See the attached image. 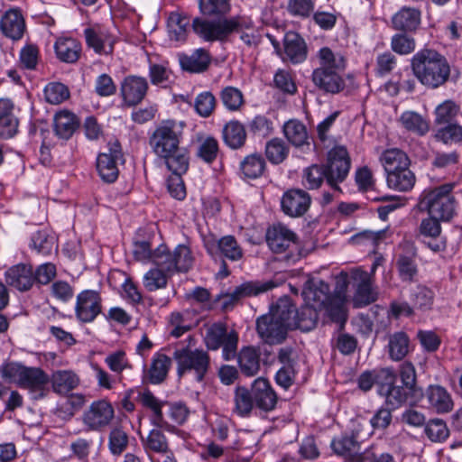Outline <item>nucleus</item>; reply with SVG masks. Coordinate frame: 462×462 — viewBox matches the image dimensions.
<instances>
[{
	"label": "nucleus",
	"instance_id": "24",
	"mask_svg": "<svg viewBox=\"0 0 462 462\" xmlns=\"http://www.w3.org/2000/svg\"><path fill=\"white\" fill-rule=\"evenodd\" d=\"M140 402L143 407L152 411L150 421L153 426L162 428L169 432L175 430V427L166 421L163 417L162 407L166 402L159 400L150 390H145L140 394Z\"/></svg>",
	"mask_w": 462,
	"mask_h": 462
},
{
	"label": "nucleus",
	"instance_id": "46",
	"mask_svg": "<svg viewBox=\"0 0 462 462\" xmlns=\"http://www.w3.org/2000/svg\"><path fill=\"white\" fill-rule=\"evenodd\" d=\"M161 430L163 429L156 427L151 430L145 438L141 437L143 448L147 454L150 452L159 454L170 448L168 439Z\"/></svg>",
	"mask_w": 462,
	"mask_h": 462
},
{
	"label": "nucleus",
	"instance_id": "42",
	"mask_svg": "<svg viewBox=\"0 0 462 462\" xmlns=\"http://www.w3.org/2000/svg\"><path fill=\"white\" fill-rule=\"evenodd\" d=\"M224 143L231 149L242 147L246 139V133L244 125L238 121L226 123L222 130Z\"/></svg>",
	"mask_w": 462,
	"mask_h": 462
},
{
	"label": "nucleus",
	"instance_id": "11",
	"mask_svg": "<svg viewBox=\"0 0 462 462\" xmlns=\"http://www.w3.org/2000/svg\"><path fill=\"white\" fill-rule=\"evenodd\" d=\"M384 376V382L378 387V393L385 398L386 404L391 409H396L405 402H413L420 394H415L413 391H408L404 385H394L395 374L389 368L382 369V374Z\"/></svg>",
	"mask_w": 462,
	"mask_h": 462
},
{
	"label": "nucleus",
	"instance_id": "20",
	"mask_svg": "<svg viewBox=\"0 0 462 462\" xmlns=\"http://www.w3.org/2000/svg\"><path fill=\"white\" fill-rule=\"evenodd\" d=\"M311 199L310 195L299 189H289L281 200L282 211L292 217L303 216L310 208Z\"/></svg>",
	"mask_w": 462,
	"mask_h": 462
},
{
	"label": "nucleus",
	"instance_id": "26",
	"mask_svg": "<svg viewBox=\"0 0 462 462\" xmlns=\"http://www.w3.org/2000/svg\"><path fill=\"white\" fill-rule=\"evenodd\" d=\"M302 296L305 305L321 310L333 295L330 293L328 284L319 280L310 282L308 286L304 288Z\"/></svg>",
	"mask_w": 462,
	"mask_h": 462
},
{
	"label": "nucleus",
	"instance_id": "62",
	"mask_svg": "<svg viewBox=\"0 0 462 462\" xmlns=\"http://www.w3.org/2000/svg\"><path fill=\"white\" fill-rule=\"evenodd\" d=\"M315 8L314 0H288L287 11L296 17L308 18Z\"/></svg>",
	"mask_w": 462,
	"mask_h": 462
},
{
	"label": "nucleus",
	"instance_id": "55",
	"mask_svg": "<svg viewBox=\"0 0 462 462\" xmlns=\"http://www.w3.org/2000/svg\"><path fill=\"white\" fill-rule=\"evenodd\" d=\"M331 321L340 324L342 328L346 320L345 303L341 297L333 295L322 309Z\"/></svg>",
	"mask_w": 462,
	"mask_h": 462
},
{
	"label": "nucleus",
	"instance_id": "35",
	"mask_svg": "<svg viewBox=\"0 0 462 462\" xmlns=\"http://www.w3.org/2000/svg\"><path fill=\"white\" fill-rule=\"evenodd\" d=\"M167 169L172 172V174H185L189 166V152L186 148L177 146V149L167 152L160 157Z\"/></svg>",
	"mask_w": 462,
	"mask_h": 462
},
{
	"label": "nucleus",
	"instance_id": "39",
	"mask_svg": "<svg viewBox=\"0 0 462 462\" xmlns=\"http://www.w3.org/2000/svg\"><path fill=\"white\" fill-rule=\"evenodd\" d=\"M283 134L292 145L302 147L310 145L309 134L306 125L298 119H290L283 125Z\"/></svg>",
	"mask_w": 462,
	"mask_h": 462
},
{
	"label": "nucleus",
	"instance_id": "51",
	"mask_svg": "<svg viewBox=\"0 0 462 462\" xmlns=\"http://www.w3.org/2000/svg\"><path fill=\"white\" fill-rule=\"evenodd\" d=\"M129 435L122 426H116L111 429L108 434L107 447L113 456H120L127 448Z\"/></svg>",
	"mask_w": 462,
	"mask_h": 462
},
{
	"label": "nucleus",
	"instance_id": "31",
	"mask_svg": "<svg viewBox=\"0 0 462 462\" xmlns=\"http://www.w3.org/2000/svg\"><path fill=\"white\" fill-rule=\"evenodd\" d=\"M318 67L324 70L343 73L346 68V59L340 52L333 51L328 47H322L317 52Z\"/></svg>",
	"mask_w": 462,
	"mask_h": 462
},
{
	"label": "nucleus",
	"instance_id": "53",
	"mask_svg": "<svg viewBox=\"0 0 462 462\" xmlns=\"http://www.w3.org/2000/svg\"><path fill=\"white\" fill-rule=\"evenodd\" d=\"M330 447L337 455L350 457L357 452L359 444L353 434H344L333 439Z\"/></svg>",
	"mask_w": 462,
	"mask_h": 462
},
{
	"label": "nucleus",
	"instance_id": "29",
	"mask_svg": "<svg viewBox=\"0 0 462 462\" xmlns=\"http://www.w3.org/2000/svg\"><path fill=\"white\" fill-rule=\"evenodd\" d=\"M379 162L383 167L386 177L410 168L411 163L408 155L398 148L383 151L379 157Z\"/></svg>",
	"mask_w": 462,
	"mask_h": 462
},
{
	"label": "nucleus",
	"instance_id": "52",
	"mask_svg": "<svg viewBox=\"0 0 462 462\" xmlns=\"http://www.w3.org/2000/svg\"><path fill=\"white\" fill-rule=\"evenodd\" d=\"M276 286L274 282H246L235 288V295L240 300L247 297L257 296L266 292Z\"/></svg>",
	"mask_w": 462,
	"mask_h": 462
},
{
	"label": "nucleus",
	"instance_id": "32",
	"mask_svg": "<svg viewBox=\"0 0 462 462\" xmlns=\"http://www.w3.org/2000/svg\"><path fill=\"white\" fill-rule=\"evenodd\" d=\"M207 251L213 255L215 251H218L222 256L230 261H238L243 257V250L233 236H225L218 239L215 244H207Z\"/></svg>",
	"mask_w": 462,
	"mask_h": 462
},
{
	"label": "nucleus",
	"instance_id": "63",
	"mask_svg": "<svg viewBox=\"0 0 462 462\" xmlns=\"http://www.w3.org/2000/svg\"><path fill=\"white\" fill-rule=\"evenodd\" d=\"M391 48L400 55H407L415 50V41L405 33H397L392 37Z\"/></svg>",
	"mask_w": 462,
	"mask_h": 462
},
{
	"label": "nucleus",
	"instance_id": "8",
	"mask_svg": "<svg viewBox=\"0 0 462 462\" xmlns=\"http://www.w3.org/2000/svg\"><path fill=\"white\" fill-rule=\"evenodd\" d=\"M204 340L209 350H217L222 346L225 360H231L237 355L238 333L234 329L227 331L223 323L211 325L207 329Z\"/></svg>",
	"mask_w": 462,
	"mask_h": 462
},
{
	"label": "nucleus",
	"instance_id": "16",
	"mask_svg": "<svg viewBox=\"0 0 462 462\" xmlns=\"http://www.w3.org/2000/svg\"><path fill=\"white\" fill-rule=\"evenodd\" d=\"M86 44L99 55H111L114 52L116 38L104 26L93 24L84 29Z\"/></svg>",
	"mask_w": 462,
	"mask_h": 462
},
{
	"label": "nucleus",
	"instance_id": "37",
	"mask_svg": "<svg viewBox=\"0 0 462 462\" xmlns=\"http://www.w3.org/2000/svg\"><path fill=\"white\" fill-rule=\"evenodd\" d=\"M318 310L309 305H303L300 309L295 308V312L291 313V329L299 328L302 331L313 329L318 322Z\"/></svg>",
	"mask_w": 462,
	"mask_h": 462
},
{
	"label": "nucleus",
	"instance_id": "4",
	"mask_svg": "<svg viewBox=\"0 0 462 462\" xmlns=\"http://www.w3.org/2000/svg\"><path fill=\"white\" fill-rule=\"evenodd\" d=\"M0 372L3 379L27 389L35 400L44 398L49 392L50 377L40 367H28L10 362L2 365Z\"/></svg>",
	"mask_w": 462,
	"mask_h": 462
},
{
	"label": "nucleus",
	"instance_id": "1",
	"mask_svg": "<svg viewBox=\"0 0 462 462\" xmlns=\"http://www.w3.org/2000/svg\"><path fill=\"white\" fill-rule=\"evenodd\" d=\"M350 166V157L346 147L335 146L328 152L326 165L312 164L304 169L302 184L308 189H317L326 180L334 191L341 193L338 184L347 177Z\"/></svg>",
	"mask_w": 462,
	"mask_h": 462
},
{
	"label": "nucleus",
	"instance_id": "57",
	"mask_svg": "<svg viewBox=\"0 0 462 462\" xmlns=\"http://www.w3.org/2000/svg\"><path fill=\"white\" fill-rule=\"evenodd\" d=\"M43 92L45 100L51 105H60L69 97L68 87L60 82L48 83Z\"/></svg>",
	"mask_w": 462,
	"mask_h": 462
},
{
	"label": "nucleus",
	"instance_id": "30",
	"mask_svg": "<svg viewBox=\"0 0 462 462\" xmlns=\"http://www.w3.org/2000/svg\"><path fill=\"white\" fill-rule=\"evenodd\" d=\"M79 126L78 116L69 111L60 110L53 118V129L56 136L62 140H69Z\"/></svg>",
	"mask_w": 462,
	"mask_h": 462
},
{
	"label": "nucleus",
	"instance_id": "19",
	"mask_svg": "<svg viewBox=\"0 0 462 462\" xmlns=\"http://www.w3.org/2000/svg\"><path fill=\"white\" fill-rule=\"evenodd\" d=\"M251 392L257 409L266 412L274 410L278 397L267 379L263 377L255 379L251 386Z\"/></svg>",
	"mask_w": 462,
	"mask_h": 462
},
{
	"label": "nucleus",
	"instance_id": "60",
	"mask_svg": "<svg viewBox=\"0 0 462 462\" xmlns=\"http://www.w3.org/2000/svg\"><path fill=\"white\" fill-rule=\"evenodd\" d=\"M200 12L205 15H223L229 12V0H199Z\"/></svg>",
	"mask_w": 462,
	"mask_h": 462
},
{
	"label": "nucleus",
	"instance_id": "50",
	"mask_svg": "<svg viewBox=\"0 0 462 462\" xmlns=\"http://www.w3.org/2000/svg\"><path fill=\"white\" fill-rule=\"evenodd\" d=\"M400 122L408 131L419 135H424L430 130V123L420 114L413 111H405L401 115Z\"/></svg>",
	"mask_w": 462,
	"mask_h": 462
},
{
	"label": "nucleus",
	"instance_id": "49",
	"mask_svg": "<svg viewBox=\"0 0 462 462\" xmlns=\"http://www.w3.org/2000/svg\"><path fill=\"white\" fill-rule=\"evenodd\" d=\"M415 181V175L410 168L395 172L386 178L387 186L400 192H407L412 189Z\"/></svg>",
	"mask_w": 462,
	"mask_h": 462
},
{
	"label": "nucleus",
	"instance_id": "41",
	"mask_svg": "<svg viewBox=\"0 0 462 462\" xmlns=\"http://www.w3.org/2000/svg\"><path fill=\"white\" fill-rule=\"evenodd\" d=\"M238 365L243 374L254 376L260 370V354L253 346L241 349L237 355Z\"/></svg>",
	"mask_w": 462,
	"mask_h": 462
},
{
	"label": "nucleus",
	"instance_id": "56",
	"mask_svg": "<svg viewBox=\"0 0 462 462\" xmlns=\"http://www.w3.org/2000/svg\"><path fill=\"white\" fill-rule=\"evenodd\" d=\"M55 239L47 230H39L32 235L30 247L38 254H50L54 248Z\"/></svg>",
	"mask_w": 462,
	"mask_h": 462
},
{
	"label": "nucleus",
	"instance_id": "9",
	"mask_svg": "<svg viewBox=\"0 0 462 462\" xmlns=\"http://www.w3.org/2000/svg\"><path fill=\"white\" fill-rule=\"evenodd\" d=\"M433 189L423 190L414 208L415 217L420 220L415 237L432 249L433 241Z\"/></svg>",
	"mask_w": 462,
	"mask_h": 462
},
{
	"label": "nucleus",
	"instance_id": "36",
	"mask_svg": "<svg viewBox=\"0 0 462 462\" xmlns=\"http://www.w3.org/2000/svg\"><path fill=\"white\" fill-rule=\"evenodd\" d=\"M81 44L73 38H60L54 44L57 58L65 63H75L81 53Z\"/></svg>",
	"mask_w": 462,
	"mask_h": 462
},
{
	"label": "nucleus",
	"instance_id": "5",
	"mask_svg": "<svg viewBox=\"0 0 462 462\" xmlns=\"http://www.w3.org/2000/svg\"><path fill=\"white\" fill-rule=\"evenodd\" d=\"M253 26L254 23L250 18L241 15L217 19L196 17L191 23L194 33L208 42H224L231 33Z\"/></svg>",
	"mask_w": 462,
	"mask_h": 462
},
{
	"label": "nucleus",
	"instance_id": "22",
	"mask_svg": "<svg viewBox=\"0 0 462 462\" xmlns=\"http://www.w3.org/2000/svg\"><path fill=\"white\" fill-rule=\"evenodd\" d=\"M311 80L316 88L328 94H338L346 88L345 79L340 72L314 69Z\"/></svg>",
	"mask_w": 462,
	"mask_h": 462
},
{
	"label": "nucleus",
	"instance_id": "25",
	"mask_svg": "<svg viewBox=\"0 0 462 462\" xmlns=\"http://www.w3.org/2000/svg\"><path fill=\"white\" fill-rule=\"evenodd\" d=\"M0 30L5 36L20 40L25 31V22L21 11L17 8L7 10L0 19Z\"/></svg>",
	"mask_w": 462,
	"mask_h": 462
},
{
	"label": "nucleus",
	"instance_id": "45",
	"mask_svg": "<svg viewBox=\"0 0 462 462\" xmlns=\"http://www.w3.org/2000/svg\"><path fill=\"white\" fill-rule=\"evenodd\" d=\"M218 153L219 144L215 137L206 136L198 139L196 156L202 162L211 164L217 160Z\"/></svg>",
	"mask_w": 462,
	"mask_h": 462
},
{
	"label": "nucleus",
	"instance_id": "10",
	"mask_svg": "<svg viewBox=\"0 0 462 462\" xmlns=\"http://www.w3.org/2000/svg\"><path fill=\"white\" fill-rule=\"evenodd\" d=\"M181 140V132L173 120L163 121L151 134L149 144L152 152L160 158L163 154L177 149Z\"/></svg>",
	"mask_w": 462,
	"mask_h": 462
},
{
	"label": "nucleus",
	"instance_id": "64",
	"mask_svg": "<svg viewBox=\"0 0 462 462\" xmlns=\"http://www.w3.org/2000/svg\"><path fill=\"white\" fill-rule=\"evenodd\" d=\"M435 139L446 144L459 143L462 141V126L457 124H449L438 130Z\"/></svg>",
	"mask_w": 462,
	"mask_h": 462
},
{
	"label": "nucleus",
	"instance_id": "33",
	"mask_svg": "<svg viewBox=\"0 0 462 462\" xmlns=\"http://www.w3.org/2000/svg\"><path fill=\"white\" fill-rule=\"evenodd\" d=\"M171 358L162 353H155L152 358L146 379L152 384H160L165 381L171 366Z\"/></svg>",
	"mask_w": 462,
	"mask_h": 462
},
{
	"label": "nucleus",
	"instance_id": "54",
	"mask_svg": "<svg viewBox=\"0 0 462 462\" xmlns=\"http://www.w3.org/2000/svg\"><path fill=\"white\" fill-rule=\"evenodd\" d=\"M289 154V147L283 140L275 137L265 145V155L273 164L282 163Z\"/></svg>",
	"mask_w": 462,
	"mask_h": 462
},
{
	"label": "nucleus",
	"instance_id": "23",
	"mask_svg": "<svg viewBox=\"0 0 462 462\" xmlns=\"http://www.w3.org/2000/svg\"><path fill=\"white\" fill-rule=\"evenodd\" d=\"M7 285L19 291H27L33 285V270L32 265L18 263L8 268L5 273Z\"/></svg>",
	"mask_w": 462,
	"mask_h": 462
},
{
	"label": "nucleus",
	"instance_id": "17",
	"mask_svg": "<svg viewBox=\"0 0 462 462\" xmlns=\"http://www.w3.org/2000/svg\"><path fill=\"white\" fill-rule=\"evenodd\" d=\"M348 282L356 287L354 300L356 306H366L377 299V293L373 288L370 274L363 270L355 269L349 273Z\"/></svg>",
	"mask_w": 462,
	"mask_h": 462
},
{
	"label": "nucleus",
	"instance_id": "38",
	"mask_svg": "<svg viewBox=\"0 0 462 462\" xmlns=\"http://www.w3.org/2000/svg\"><path fill=\"white\" fill-rule=\"evenodd\" d=\"M420 22V13L411 7H402L392 19L394 29L402 32L415 31Z\"/></svg>",
	"mask_w": 462,
	"mask_h": 462
},
{
	"label": "nucleus",
	"instance_id": "14",
	"mask_svg": "<svg viewBox=\"0 0 462 462\" xmlns=\"http://www.w3.org/2000/svg\"><path fill=\"white\" fill-rule=\"evenodd\" d=\"M417 250L413 242L403 239L396 247L395 264L398 274L403 282H412L418 273L416 264Z\"/></svg>",
	"mask_w": 462,
	"mask_h": 462
},
{
	"label": "nucleus",
	"instance_id": "12",
	"mask_svg": "<svg viewBox=\"0 0 462 462\" xmlns=\"http://www.w3.org/2000/svg\"><path fill=\"white\" fill-rule=\"evenodd\" d=\"M102 312V298L95 290H84L76 297L75 316L80 323H91Z\"/></svg>",
	"mask_w": 462,
	"mask_h": 462
},
{
	"label": "nucleus",
	"instance_id": "28",
	"mask_svg": "<svg viewBox=\"0 0 462 462\" xmlns=\"http://www.w3.org/2000/svg\"><path fill=\"white\" fill-rule=\"evenodd\" d=\"M282 59L297 64L303 62L307 58V46L303 38L295 32H288L283 38Z\"/></svg>",
	"mask_w": 462,
	"mask_h": 462
},
{
	"label": "nucleus",
	"instance_id": "59",
	"mask_svg": "<svg viewBox=\"0 0 462 462\" xmlns=\"http://www.w3.org/2000/svg\"><path fill=\"white\" fill-rule=\"evenodd\" d=\"M220 97L225 107L230 111H237L244 104L242 92L234 87H226L222 89Z\"/></svg>",
	"mask_w": 462,
	"mask_h": 462
},
{
	"label": "nucleus",
	"instance_id": "47",
	"mask_svg": "<svg viewBox=\"0 0 462 462\" xmlns=\"http://www.w3.org/2000/svg\"><path fill=\"white\" fill-rule=\"evenodd\" d=\"M189 19L180 13H171L168 19L169 33L171 40L184 42L188 35Z\"/></svg>",
	"mask_w": 462,
	"mask_h": 462
},
{
	"label": "nucleus",
	"instance_id": "3",
	"mask_svg": "<svg viewBox=\"0 0 462 462\" xmlns=\"http://www.w3.org/2000/svg\"><path fill=\"white\" fill-rule=\"evenodd\" d=\"M295 312V306L290 297L279 299L270 312L256 320V331L267 344L282 343L289 329H291V313Z\"/></svg>",
	"mask_w": 462,
	"mask_h": 462
},
{
	"label": "nucleus",
	"instance_id": "44",
	"mask_svg": "<svg viewBox=\"0 0 462 462\" xmlns=\"http://www.w3.org/2000/svg\"><path fill=\"white\" fill-rule=\"evenodd\" d=\"M266 168L264 158L259 153L247 155L240 162V170L246 179L255 180L260 178Z\"/></svg>",
	"mask_w": 462,
	"mask_h": 462
},
{
	"label": "nucleus",
	"instance_id": "48",
	"mask_svg": "<svg viewBox=\"0 0 462 462\" xmlns=\"http://www.w3.org/2000/svg\"><path fill=\"white\" fill-rule=\"evenodd\" d=\"M389 356L394 361H400L409 353L410 338L403 331L393 333L389 337Z\"/></svg>",
	"mask_w": 462,
	"mask_h": 462
},
{
	"label": "nucleus",
	"instance_id": "18",
	"mask_svg": "<svg viewBox=\"0 0 462 462\" xmlns=\"http://www.w3.org/2000/svg\"><path fill=\"white\" fill-rule=\"evenodd\" d=\"M149 88L145 78L129 75L126 76L120 86L122 99L125 106H134L140 104L145 97Z\"/></svg>",
	"mask_w": 462,
	"mask_h": 462
},
{
	"label": "nucleus",
	"instance_id": "27",
	"mask_svg": "<svg viewBox=\"0 0 462 462\" xmlns=\"http://www.w3.org/2000/svg\"><path fill=\"white\" fill-rule=\"evenodd\" d=\"M178 60L180 68L191 73L204 72L211 62L209 52L203 48L195 50L191 54L179 53Z\"/></svg>",
	"mask_w": 462,
	"mask_h": 462
},
{
	"label": "nucleus",
	"instance_id": "21",
	"mask_svg": "<svg viewBox=\"0 0 462 462\" xmlns=\"http://www.w3.org/2000/svg\"><path fill=\"white\" fill-rule=\"evenodd\" d=\"M411 69L418 80L425 86L433 87V51L423 49L411 59Z\"/></svg>",
	"mask_w": 462,
	"mask_h": 462
},
{
	"label": "nucleus",
	"instance_id": "13",
	"mask_svg": "<svg viewBox=\"0 0 462 462\" xmlns=\"http://www.w3.org/2000/svg\"><path fill=\"white\" fill-rule=\"evenodd\" d=\"M123 160L121 145L117 141L108 143L107 152L98 154L97 170L103 181L115 182L119 174L117 162Z\"/></svg>",
	"mask_w": 462,
	"mask_h": 462
},
{
	"label": "nucleus",
	"instance_id": "40",
	"mask_svg": "<svg viewBox=\"0 0 462 462\" xmlns=\"http://www.w3.org/2000/svg\"><path fill=\"white\" fill-rule=\"evenodd\" d=\"M52 390L58 394H68L74 390L79 383L78 375L70 370H59L50 378Z\"/></svg>",
	"mask_w": 462,
	"mask_h": 462
},
{
	"label": "nucleus",
	"instance_id": "15",
	"mask_svg": "<svg viewBox=\"0 0 462 462\" xmlns=\"http://www.w3.org/2000/svg\"><path fill=\"white\" fill-rule=\"evenodd\" d=\"M114 418L113 405L106 400H98L89 405L82 420L89 430L100 431L109 426Z\"/></svg>",
	"mask_w": 462,
	"mask_h": 462
},
{
	"label": "nucleus",
	"instance_id": "43",
	"mask_svg": "<svg viewBox=\"0 0 462 462\" xmlns=\"http://www.w3.org/2000/svg\"><path fill=\"white\" fill-rule=\"evenodd\" d=\"M180 271H168L162 266H155L150 269L143 276V286L149 291L165 288L168 282V276Z\"/></svg>",
	"mask_w": 462,
	"mask_h": 462
},
{
	"label": "nucleus",
	"instance_id": "58",
	"mask_svg": "<svg viewBox=\"0 0 462 462\" xmlns=\"http://www.w3.org/2000/svg\"><path fill=\"white\" fill-rule=\"evenodd\" d=\"M236 411L239 416H247L255 407L251 390L238 387L235 394Z\"/></svg>",
	"mask_w": 462,
	"mask_h": 462
},
{
	"label": "nucleus",
	"instance_id": "34",
	"mask_svg": "<svg viewBox=\"0 0 462 462\" xmlns=\"http://www.w3.org/2000/svg\"><path fill=\"white\" fill-rule=\"evenodd\" d=\"M14 104L9 98H0V136L13 137L18 127V120L13 113Z\"/></svg>",
	"mask_w": 462,
	"mask_h": 462
},
{
	"label": "nucleus",
	"instance_id": "61",
	"mask_svg": "<svg viewBox=\"0 0 462 462\" xmlns=\"http://www.w3.org/2000/svg\"><path fill=\"white\" fill-rule=\"evenodd\" d=\"M195 110L202 117H208L216 106V98L209 91H205L195 98Z\"/></svg>",
	"mask_w": 462,
	"mask_h": 462
},
{
	"label": "nucleus",
	"instance_id": "6",
	"mask_svg": "<svg viewBox=\"0 0 462 462\" xmlns=\"http://www.w3.org/2000/svg\"><path fill=\"white\" fill-rule=\"evenodd\" d=\"M177 364V375H191L200 383L210 370L211 362L208 351L202 348H191L189 346L179 345L173 352Z\"/></svg>",
	"mask_w": 462,
	"mask_h": 462
},
{
	"label": "nucleus",
	"instance_id": "2",
	"mask_svg": "<svg viewBox=\"0 0 462 462\" xmlns=\"http://www.w3.org/2000/svg\"><path fill=\"white\" fill-rule=\"evenodd\" d=\"M133 255L138 262L152 263L168 271L188 272L194 261L189 247L185 245H179L172 251L164 244L152 249L149 240L134 241Z\"/></svg>",
	"mask_w": 462,
	"mask_h": 462
},
{
	"label": "nucleus",
	"instance_id": "7",
	"mask_svg": "<svg viewBox=\"0 0 462 462\" xmlns=\"http://www.w3.org/2000/svg\"><path fill=\"white\" fill-rule=\"evenodd\" d=\"M266 243L274 254H282L279 261L288 265L296 263L301 258V251L296 235L282 225H273L265 235Z\"/></svg>",
	"mask_w": 462,
	"mask_h": 462
}]
</instances>
